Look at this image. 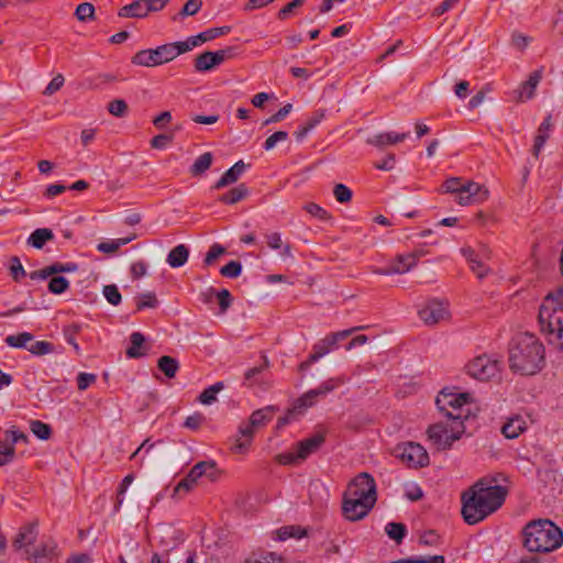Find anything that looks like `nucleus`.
I'll return each instance as SVG.
<instances>
[{
    "mask_svg": "<svg viewBox=\"0 0 563 563\" xmlns=\"http://www.w3.org/2000/svg\"><path fill=\"white\" fill-rule=\"evenodd\" d=\"M471 399L470 394L440 391L435 405L446 420L431 424L427 430L428 438L437 450L450 449L465 432L464 422L473 416Z\"/></svg>",
    "mask_w": 563,
    "mask_h": 563,
    "instance_id": "nucleus-1",
    "label": "nucleus"
},
{
    "mask_svg": "<svg viewBox=\"0 0 563 563\" xmlns=\"http://www.w3.org/2000/svg\"><path fill=\"white\" fill-rule=\"evenodd\" d=\"M507 489L492 485L486 479L475 483L462 494V515L468 525H476L495 512L504 504Z\"/></svg>",
    "mask_w": 563,
    "mask_h": 563,
    "instance_id": "nucleus-2",
    "label": "nucleus"
},
{
    "mask_svg": "<svg viewBox=\"0 0 563 563\" xmlns=\"http://www.w3.org/2000/svg\"><path fill=\"white\" fill-rule=\"evenodd\" d=\"M545 365V349L531 333L518 334L509 349V366L514 373L534 375Z\"/></svg>",
    "mask_w": 563,
    "mask_h": 563,
    "instance_id": "nucleus-3",
    "label": "nucleus"
},
{
    "mask_svg": "<svg viewBox=\"0 0 563 563\" xmlns=\"http://www.w3.org/2000/svg\"><path fill=\"white\" fill-rule=\"evenodd\" d=\"M539 322L549 343L563 351V288L545 296L539 309Z\"/></svg>",
    "mask_w": 563,
    "mask_h": 563,
    "instance_id": "nucleus-4",
    "label": "nucleus"
},
{
    "mask_svg": "<svg viewBox=\"0 0 563 563\" xmlns=\"http://www.w3.org/2000/svg\"><path fill=\"white\" fill-rule=\"evenodd\" d=\"M523 536L525 547L530 552H551L563 543V531L550 520L528 523Z\"/></svg>",
    "mask_w": 563,
    "mask_h": 563,
    "instance_id": "nucleus-5",
    "label": "nucleus"
},
{
    "mask_svg": "<svg viewBox=\"0 0 563 563\" xmlns=\"http://www.w3.org/2000/svg\"><path fill=\"white\" fill-rule=\"evenodd\" d=\"M187 52H189V46L184 41L167 43L156 48L139 51L132 56L131 63L136 66L155 67L169 63Z\"/></svg>",
    "mask_w": 563,
    "mask_h": 563,
    "instance_id": "nucleus-6",
    "label": "nucleus"
},
{
    "mask_svg": "<svg viewBox=\"0 0 563 563\" xmlns=\"http://www.w3.org/2000/svg\"><path fill=\"white\" fill-rule=\"evenodd\" d=\"M344 494L375 505L377 500L375 479L368 473H360L349 483Z\"/></svg>",
    "mask_w": 563,
    "mask_h": 563,
    "instance_id": "nucleus-7",
    "label": "nucleus"
},
{
    "mask_svg": "<svg viewBox=\"0 0 563 563\" xmlns=\"http://www.w3.org/2000/svg\"><path fill=\"white\" fill-rule=\"evenodd\" d=\"M466 372L473 378L486 382L498 376L500 362L487 355H481L467 363Z\"/></svg>",
    "mask_w": 563,
    "mask_h": 563,
    "instance_id": "nucleus-8",
    "label": "nucleus"
},
{
    "mask_svg": "<svg viewBox=\"0 0 563 563\" xmlns=\"http://www.w3.org/2000/svg\"><path fill=\"white\" fill-rule=\"evenodd\" d=\"M396 456L409 467H423L429 464L427 450L419 443L408 442L396 448Z\"/></svg>",
    "mask_w": 563,
    "mask_h": 563,
    "instance_id": "nucleus-9",
    "label": "nucleus"
},
{
    "mask_svg": "<svg viewBox=\"0 0 563 563\" xmlns=\"http://www.w3.org/2000/svg\"><path fill=\"white\" fill-rule=\"evenodd\" d=\"M363 329L362 327H354L347 330L332 332L325 338L319 340L312 346V353L310 354V361H318L331 351L338 347V343L349 338L355 331Z\"/></svg>",
    "mask_w": 563,
    "mask_h": 563,
    "instance_id": "nucleus-10",
    "label": "nucleus"
},
{
    "mask_svg": "<svg viewBox=\"0 0 563 563\" xmlns=\"http://www.w3.org/2000/svg\"><path fill=\"white\" fill-rule=\"evenodd\" d=\"M419 318L427 325H434L450 318L449 305L438 299L428 300L418 311Z\"/></svg>",
    "mask_w": 563,
    "mask_h": 563,
    "instance_id": "nucleus-11",
    "label": "nucleus"
},
{
    "mask_svg": "<svg viewBox=\"0 0 563 563\" xmlns=\"http://www.w3.org/2000/svg\"><path fill=\"white\" fill-rule=\"evenodd\" d=\"M234 54L233 47H227L216 52H205L195 58V69L199 73L210 71Z\"/></svg>",
    "mask_w": 563,
    "mask_h": 563,
    "instance_id": "nucleus-12",
    "label": "nucleus"
},
{
    "mask_svg": "<svg viewBox=\"0 0 563 563\" xmlns=\"http://www.w3.org/2000/svg\"><path fill=\"white\" fill-rule=\"evenodd\" d=\"M59 556L57 543L52 540H44L37 547L29 549L24 558L31 563H53Z\"/></svg>",
    "mask_w": 563,
    "mask_h": 563,
    "instance_id": "nucleus-13",
    "label": "nucleus"
},
{
    "mask_svg": "<svg viewBox=\"0 0 563 563\" xmlns=\"http://www.w3.org/2000/svg\"><path fill=\"white\" fill-rule=\"evenodd\" d=\"M488 189L475 181H465L461 191L456 192V201L461 206L482 203L488 199Z\"/></svg>",
    "mask_w": 563,
    "mask_h": 563,
    "instance_id": "nucleus-14",
    "label": "nucleus"
},
{
    "mask_svg": "<svg viewBox=\"0 0 563 563\" xmlns=\"http://www.w3.org/2000/svg\"><path fill=\"white\" fill-rule=\"evenodd\" d=\"M416 265L417 254H401L391 260L387 266L382 268L373 267L371 271L376 275L388 276L395 274H405L411 271Z\"/></svg>",
    "mask_w": 563,
    "mask_h": 563,
    "instance_id": "nucleus-15",
    "label": "nucleus"
},
{
    "mask_svg": "<svg viewBox=\"0 0 563 563\" xmlns=\"http://www.w3.org/2000/svg\"><path fill=\"white\" fill-rule=\"evenodd\" d=\"M375 505L343 494L342 514L349 521H358L365 518Z\"/></svg>",
    "mask_w": 563,
    "mask_h": 563,
    "instance_id": "nucleus-16",
    "label": "nucleus"
},
{
    "mask_svg": "<svg viewBox=\"0 0 563 563\" xmlns=\"http://www.w3.org/2000/svg\"><path fill=\"white\" fill-rule=\"evenodd\" d=\"M38 536L37 522H29L22 526L13 540V547L21 551L23 556L32 549Z\"/></svg>",
    "mask_w": 563,
    "mask_h": 563,
    "instance_id": "nucleus-17",
    "label": "nucleus"
},
{
    "mask_svg": "<svg viewBox=\"0 0 563 563\" xmlns=\"http://www.w3.org/2000/svg\"><path fill=\"white\" fill-rule=\"evenodd\" d=\"M257 431L249 421L242 422L239 427L238 435L234 440L232 451L236 454H244L249 450L254 434Z\"/></svg>",
    "mask_w": 563,
    "mask_h": 563,
    "instance_id": "nucleus-18",
    "label": "nucleus"
},
{
    "mask_svg": "<svg viewBox=\"0 0 563 563\" xmlns=\"http://www.w3.org/2000/svg\"><path fill=\"white\" fill-rule=\"evenodd\" d=\"M461 252L470 263V267L472 272L476 274L477 278L483 279L484 277L487 276V274L489 273V268L485 264L486 260L479 257V255L476 254V251L472 247H463Z\"/></svg>",
    "mask_w": 563,
    "mask_h": 563,
    "instance_id": "nucleus-19",
    "label": "nucleus"
},
{
    "mask_svg": "<svg viewBox=\"0 0 563 563\" xmlns=\"http://www.w3.org/2000/svg\"><path fill=\"white\" fill-rule=\"evenodd\" d=\"M324 442V435L317 433L297 443V457L306 460L310 454L314 453Z\"/></svg>",
    "mask_w": 563,
    "mask_h": 563,
    "instance_id": "nucleus-20",
    "label": "nucleus"
},
{
    "mask_svg": "<svg viewBox=\"0 0 563 563\" xmlns=\"http://www.w3.org/2000/svg\"><path fill=\"white\" fill-rule=\"evenodd\" d=\"M190 471L192 476H196L198 479L205 476L209 481L214 482L219 477V470L217 467V463L213 460L198 462L191 467Z\"/></svg>",
    "mask_w": 563,
    "mask_h": 563,
    "instance_id": "nucleus-21",
    "label": "nucleus"
},
{
    "mask_svg": "<svg viewBox=\"0 0 563 563\" xmlns=\"http://www.w3.org/2000/svg\"><path fill=\"white\" fill-rule=\"evenodd\" d=\"M230 31L229 26H222V27H213L209 29L207 31H203L199 33L196 36H191L184 41L189 46V51H191L194 47L198 46L200 43H205L208 41H211L218 36L224 35Z\"/></svg>",
    "mask_w": 563,
    "mask_h": 563,
    "instance_id": "nucleus-22",
    "label": "nucleus"
},
{
    "mask_svg": "<svg viewBox=\"0 0 563 563\" xmlns=\"http://www.w3.org/2000/svg\"><path fill=\"white\" fill-rule=\"evenodd\" d=\"M527 429V421L521 416H515L508 419L503 426L501 433L507 439H516Z\"/></svg>",
    "mask_w": 563,
    "mask_h": 563,
    "instance_id": "nucleus-23",
    "label": "nucleus"
},
{
    "mask_svg": "<svg viewBox=\"0 0 563 563\" xmlns=\"http://www.w3.org/2000/svg\"><path fill=\"white\" fill-rule=\"evenodd\" d=\"M245 164L243 161L236 162L232 167H230L216 183L214 188L220 189L227 187L231 184L238 181V179L242 176L245 170Z\"/></svg>",
    "mask_w": 563,
    "mask_h": 563,
    "instance_id": "nucleus-24",
    "label": "nucleus"
},
{
    "mask_svg": "<svg viewBox=\"0 0 563 563\" xmlns=\"http://www.w3.org/2000/svg\"><path fill=\"white\" fill-rule=\"evenodd\" d=\"M407 133L385 132L368 137L366 142L376 147H384L386 145L402 142L407 139Z\"/></svg>",
    "mask_w": 563,
    "mask_h": 563,
    "instance_id": "nucleus-25",
    "label": "nucleus"
},
{
    "mask_svg": "<svg viewBox=\"0 0 563 563\" xmlns=\"http://www.w3.org/2000/svg\"><path fill=\"white\" fill-rule=\"evenodd\" d=\"M540 79L541 74L539 71H533L530 74L528 80L522 82L520 88L517 90V100L523 102L531 99L534 96V91L540 82Z\"/></svg>",
    "mask_w": 563,
    "mask_h": 563,
    "instance_id": "nucleus-26",
    "label": "nucleus"
},
{
    "mask_svg": "<svg viewBox=\"0 0 563 563\" xmlns=\"http://www.w3.org/2000/svg\"><path fill=\"white\" fill-rule=\"evenodd\" d=\"M275 412L276 408L274 406L261 408L251 415L249 422L258 430L264 428L273 419Z\"/></svg>",
    "mask_w": 563,
    "mask_h": 563,
    "instance_id": "nucleus-27",
    "label": "nucleus"
},
{
    "mask_svg": "<svg viewBox=\"0 0 563 563\" xmlns=\"http://www.w3.org/2000/svg\"><path fill=\"white\" fill-rule=\"evenodd\" d=\"M145 4V0H135L130 4L123 5L119 10L118 15L121 18L143 19L147 16Z\"/></svg>",
    "mask_w": 563,
    "mask_h": 563,
    "instance_id": "nucleus-28",
    "label": "nucleus"
},
{
    "mask_svg": "<svg viewBox=\"0 0 563 563\" xmlns=\"http://www.w3.org/2000/svg\"><path fill=\"white\" fill-rule=\"evenodd\" d=\"M189 257V249L185 244H179L170 250L167 255L166 262L173 268L184 266Z\"/></svg>",
    "mask_w": 563,
    "mask_h": 563,
    "instance_id": "nucleus-29",
    "label": "nucleus"
},
{
    "mask_svg": "<svg viewBox=\"0 0 563 563\" xmlns=\"http://www.w3.org/2000/svg\"><path fill=\"white\" fill-rule=\"evenodd\" d=\"M249 195V189L244 184H240L239 186L234 187L233 189L229 190L228 192L221 195L219 197V201L225 203V205H234L244 198H246Z\"/></svg>",
    "mask_w": 563,
    "mask_h": 563,
    "instance_id": "nucleus-30",
    "label": "nucleus"
},
{
    "mask_svg": "<svg viewBox=\"0 0 563 563\" xmlns=\"http://www.w3.org/2000/svg\"><path fill=\"white\" fill-rule=\"evenodd\" d=\"M54 239L53 231L47 228L36 229L31 233L27 239V243L35 249H42L47 241Z\"/></svg>",
    "mask_w": 563,
    "mask_h": 563,
    "instance_id": "nucleus-31",
    "label": "nucleus"
},
{
    "mask_svg": "<svg viewBox=\"0 0 563 563\" xmlns=\"http://www.w3.org/2000/svg\"><path fill=\"white\" fill-rule=\"evenodd\" d=\"M551 125V117L549 115L543 120V122L540 124L538 129V135L534 139V144L532 148L533 155L536 157H538L541 148L543 147L544 143L549 137L548 131L550 130Z\"/></svg>",
    "mask_w": 563,
    "mask_h": 563,
    "instance_id": "nucleus-32",
    "label": "nucleus"
},
{
    "mask_svg": "<svg viewBox=\"0 0 563 563\" xmlns=\"http://www.w3.org/2000/svg\"><path fill=\"white\" fill-rule=\"evenodd\" d=\"M136 239V234H131L126 238L115 239L107 242H101L97 245V250L102 253L107 254H113L115 253L121 246L132 242Z\"/></svg>",
    "mask_w": 563,
    "mask_h": 563,
    "instance_id": "nucleus-33",
    "label": "nucleus"
},
{
    "mask_svg": "<svg viewBox=\"0 0 563 563\" xmlns=\"http://www.w3.org/2000/svg\"><path fill=\"white\" fill-rule=\"evenodd\" d=\"M213 161V156L210 152L201 154L190 167V174L192 176H200L206 173Z\"/></svg>",
    "mask_w": 563,
    "mask_h": 563,
    "instance_id": "nucleus-34",
    "label": "nucleus"
},
{
    "mask_svg": "<svg viewBox=\"0 0 563 563\" xmlns=\"http://www.w3.org/2000/svg\"><path fill=\"white\" fill-rule=\"evenodd\" d=\"M157 366L159 371H162L166 375V377L174 378L176 373L178 372L179 363L177 362L176 358L168 355H164L158 358Z\"/></svg>",
    "mask_w": 563,
    "mask_h": 563,
    "instance_id": "nucleus-35",
    "label": "nucleus"
},
{
    "mask_svg": "<svg viewBox=\"0 0 563 563\" xmlns=\"http://www.w3.org/2000/svg\"><path fill=\"white\" fill-rule=\"evenodd\" d=\"M130 341H131V345L126 350L128 357L137 358V357L143 356L145 353L143 351H141V349L145 341L144 335L140 332H133L130 336Z\"/></svg>",
    "mask_w": 563,
    "mask_h": 563,
    "instance_id": "nucleus-36",
    "label": "nucleus"
},
{
    "mask_svg": "<svg viewBox=\"0 0 563 563\" xmlns=\"http://www.w3.org/2000/svg\"><path fill=\"white\" fill-rule=\"evenodd\" d=\"M385 531L391 540L400 544L406 536L407 528L404 523L388 522L385 527Z\"/></svg>",
    "mask_w": 563,
    "mask_h": 563,
    "instance_id": "nucleus-37",
    "label": "nucleus"
},
{
    "mask_svg": "<svg viewBox=\"0 0 563 563\" xmlns=\"http://www.w3.org/2000/svg\"><path fill=\"white\" fill-rule=\"evenodd\" d=\"M4 341L11 347L27 349V343L33 341V335L30 332H22L19 334L8 335Z\"/></svg>",
    "mask_w": 563,
    "mask_h": 563,
    "instance_id": "nucleus-38",
    "label": "nucleus"
},
{
    "mask_svg": "<svg viewBox=\"0 0 563 563\" xmlns=\"http://www.w3.org/2000/svg\"><path fill=\"white\" fill-rule=\"evenodd\" d=\"M224 387L222 382H218L210 387L206 388L200 395H199V401L203 405H211L217 400V394L222 390Z\"/></svg>",
    "mask_w": 563,
    "mask_h": 563,
    "instance_id": "nucleus-39",
    "label": "nucleus"
},
{
    "mask_svg": "<svg viewBox=\"0 0 563 563\" xmlns=\"http://www.w3.org/2000/svg\"><path fill=\"white\" fill-rule=\"evenodd\" d=\"M32 433L40 440H48L52 435V428L40 420H32L30 423Z\"/></svg>",
    "mask_w": 563,
    "mask_h": 563,
    "instance_id": "nucleus-40",
    "label": "nucleus"
},
{
    "mask_svg": "<svg viewBox=\"0 0 563 563\" xmlns=\"http://www.w3.org/2000/svg\"><path fill=\"white\" fill-rule=\"evenodd\" d=\"M79 331H80V325L76 324V323L69 324L63 329V334H64L66 342L69 343L74 347V350L76 351L77 354L80 353V347H79L78 343L76 342V335L79 333Z\"/></svg>",
    "mask_w": 563,
    "mask_h": 563,
    "instance_id": "nucleus-41",
    "label": "nucleus"
},
{
    "mask_svg": "<svg viewBox=\"0 0 563 563\" xmlns=\"http://www.w3.org/2000/svg\"><path fill=\"white\" fill-rule=\"evenodd\" d=\"M198 481L199 479L196 478V476H192L191 471H189L188 474L176 485L174 493H189L195 488Z\"/></svg>",
    "mask_w": 563,
    "mask_h": 563,
    "instance_id": "nucleus-42",
    "label": "nucleus"
},
{
    "mask_svg": "<svg viewBox=\"0 0 563 563\" xmlns=\"http://www.w3.org/2000/svg\"><path fill=\"white\" fill-rule=\"evenodd\" d=\"M158 301L154 292H145L141 294L136 297V307L137 310H142L144 308H155Z\"/></svg>",
    "mask_w": 563,
    "mask_h": 563,
    "instance_id": "nucleus-43",
    "label": "nucleus"
},
{
    "mask_svg": "<svg viewBox=\"0 0 563 563\" xmlns=\"http://www.w3.org/2000/svg\"><path fill=\"white\" fill-rule=\"evenodd\" d=\"M69 287V282L62 276L53 277L48 283V290L52 294L60 295L65 292Z\"/></svg>",
    "mask_w": 563,
    "mask_h": 563,
    "instance_id": "nucleus-44",
    "label": "nucleus"
},
{
    "mask_svg": "<svg viewBox=\"0 0 563 563\" xmlns=\"http://www.w3.org/2000/svg\"><path fill=\"white\" fill-rule=\"evenodd\" d=\"M242 273V265L238 261H231L220 269V274L228 278H236Z\"/></svg>",
    "mask_w": 563,
    "mask_h": 563,
    "instance_id": "nucleus-45",
    "label": "nucleus"
},
{
    "mask_svg": "<svg viewBox=\"0 0 563 563\" xmlns=\"http://www.w3.org/2000/svg\"><path fill=\"white\" fill-rule=\"evenodd\" d=\"M317 400H318V397H314L313 393L310 389L297 399L294 407L299 412H301L302 410L313 406Z\"/></svg>",
    "mask_w": 563,
    "mask_h": 563,
    "instance_id": "nucleus-46",
    "label": "nucleus"
},
{
    "mask_svg": "<svg viewBox=\"0 0 563 563\" xmlns=\"http://www.w3.org/2000/svg\"><path fill=\"white\" fill-rule=\"evenodd\" d=\"M108 111L118 118H122L128 112V104L123 99H115L109 102Z\"/></svg>",
    "mask_w": 563,
    "mask_h": 563,
    "instance_id": "nucleus-47",
    "label": "nucleus"
},
{
    "mask_svg": "<svg viewBox=\"0 0 563 563\" xmlns=\"http://www.w3.org/2000/svg\"><path fill=\"white\" fill-rule=\"evenodd\" d=\"M102 292L109 303L118 306L121 302L122 297L115 285H106Z\"/></svg>",
    "mask_w": 563,
    "mask_h": 563,
    "instance_id": "nucleus-48",
    "label": "nucleus"
},
{
    "mask_svg": "<svg viewBox=\"0 0 563 563\" xmlns=\"http://www.w3.org/2000/svg\"><path fill=\"white\" fill-rule=\"evenodd\" d=\"M27 350L34 355H45L54 351L52 343L47 341H36L32 343Z\"/></svg>",
    "mask_w": 563,
    "mask_h": 563,
    "instance_id": "nucleus-49",
    "label": "nucleus"
},
{
    "mask_svg": "<svg viewBox=\"0 0 563 563\" xmlns=\"http://www.w3.org/2000/svg\"><path fill=\"white\" fill-rule=\"evenodd\" d=\"M95 14V7L89 2L80 3L75 11V15L79 21L92 19Z\"/></svg>",
    "mask_w": 563,
    "mask_h": 563,
    "instance_id": "nucleus-50",
    "label": "nucleus"
},
{
    "mask_svg": "<svg viewBox=\"0 0 563 563\" xmlns=\"http://www.w3.org/2000/svg\"><path fill=\"white\" fill-rule=\"evenodd\" d=\"M224 253L225 249L222 245L214 243L210 246L203 262L207 266L212 265Z\"/></svg>",
    "mask_w": 563,
    "mask_h": 563,
    "instance_id": "nucleus-51",
    "label": "nucleus"
},
{
    "mask_svg": "<svg viewBox=\"0 0 563 563\" xmlns=\"http://www.w3.org/2000/svg\"><path fill=\"white\" fill-rule=\"evenodd\" d=\"M335 199L341 202H349L352 199V190L343 184H338L333 188Z\"/></svg>",
    "mask_w": 563,
    "mask_h": 563,
    "instance_id": "nucleus-52",
    "label": "nucleus"
},
{
    "mask_svg": "<svg viewBox=\"0 0 563 563\" xmlns=\"http://www.w3.org/2000/svg\"><path fill=\"white\" fill-rule=\"evenodd\" d=\"M303 209L310 216L318 218L320 220H328L330 218L328 211L314 202H309V203L305 205Z\"/></svg>",
    "mask_w": 563,
    "mask_h": 563,
    "instance_id": "nucleus-53",
    "label": "nucleus"
},
{
    "mask_svg": "<svg viewBox=\"0 0 563 563\" xmlns=\"http://www.w3.org/2000/svg\"><path fill=\"white\" fill-rule=\"evenodd\" d=\"M4 434H5V440L9 441L13 446L18 442H24V443L29 442L27 435L24 432L15 429L14 427L7 430L4 432Z\"/></svg>",
    "mask_w": 563,
    "mask_h": 563,
    "instance_id": "nucleus-54",
    "label": "nucleus"
},
{
    "mask_svg": "<svg viewBox=\"0 0 563 563\" xmlns=\"http://www.w3.org/2000/svg\"><path fill=\"white\" fill-rule=\"evenodd\" d=\"M9 269H10V274H11L12 278L15 282L21 280L25 276V271H24L19 257H16V256L11 258Z\"/></svg>",
    "mask_w": 563,
    "mask_h": 563,
    "instance_id": "nucleus-55",
    "label": "nucleus"
},
{
    "mask_svg": "<svg viewBox=\"0 0 563 563\" xmlns=\"http://www.w3.org/2000/svg\"><path fill=\"white\" fill-rule=\"evenodd\" d=\"M288 139V133L286 131H277L268 136L264 143V148L266 151L273 150L278 142L286 141Z\"/></svg>",
    "mask_w": 563,
    "mask_h": 563,
    "instance_id": "nucleus-56",
    "label": "nucleus"
},
{
    "mask_svg": "<svg viewBox=\"0 0 563 563\" xmlns=\"http://www.w3.org/2000/svg\"><path fill=\"white\" fill-rule=\"evenodd\" d=\"M77 269V265L73 263L62 264V263H54L49 266H47V274L49 276L58 274V273H70L75 272Z\"/></svg>",
    "mask_w": 563,
    "mask_h": 563,
    "instance_id": "nucleus-57",
    "label": "nucleus"
},
{
    "mask_svg": "<svg viewBox=\"0 0 563 563\" xmlns=\"http://www.w3.org/2000/svg\"><path fill=\"white\" fill-rule=\"evenodd\" d=\"M202 7V0H188L183 7L179 15H195Z\"/></svg>",
    "mask_w": 563,
    "mask_h": 563,
    "instance_id": "nucleus-58",
    "label": "nucleus"
},
{
    "mask_svg": "<svg viewBox=\"0 0 563 563\" xmlns=\"http://www.w3.org/2000/svg\"><path fill=\"white\" fill-rule=\"evenodd\" d=\"M277 536H278V539L284 541V540H287L289 538H300L302 536V532L300 531L299 528H296L294 526H289V527H283L280 529L277 530Z\"/></svg>",
    "mask_w": 563,
    "mask_h": 563,
    "instance_id": "nucleus-59",
    "label": "nucleus"
},
{
    "mask_svg": "<svg viewBox=\"0 0 563 563\" xmlns=\"http://www.w3.org/2000/svg\"><path fill=\"white\" fill-rule=\"evenodd\" d=\"M173 142V135L158 134L151 140V146L157 150L166 148Z\"/></svg>",
    "mask_w": 563,
    "mask_h": 563,
    "instance_id": "nucleus-60",
    "label": "nucleus"
},
{
    "mask_svg": "<svg viewBox=\"0 0 563 563\" xmlns=\"http://www.w3.org/2000/svg\"><path fill=\"white\" fill-rule=\"evenodd\" d=\"M64 82H65L64 76L60 74L56 75L49 81V84L46 86V88L44 90V95H46V96L54 95L56 91H58L63 87Z\"/></svg>",
    "mask_w": 563,
    "mask_h": 563,
    "instance_id": "nucleus-61",
    "label": "nucleus"
},
{
    "mask_svg": "<svg viewBox=\"0 0 563 563\" xmlns=\"http://www.w3.org/2000/svg\"><path fill=\"white\" fill-rule=\"evenodd\" d=\"M292 109L291 103H287L282 107L275 114L265 120L264 124H271L282 121Z\"/></svg>",
    "mask_w": 563,
    "mask_h": 563,
    "instance_id": "nucleus-62",
    "label": "nucleus"
},
{
    "mask_svg": "<svg viewBox=\"0 0 563 563\" xmlns=\"http://www.w3.org/2000/svg\"><path fill=\"white\" fill-rule=\"evenodd\" d=\"M344 383H345V378L343 376H340V377L329 378V379L322 382L320 384V386L323 388L325 394H329L332 390H334L335 388H338L339 386L343 385Z\"/></svg>",
    "mask_w": 563,
    "mask_h": 563,
    "instance_id": "nucleus-63",
    "label": "nucleus"
},
{
    "mask_svg": "<svg viewBox=\"0 0 563 563\" xmlns=\"http://www.w3.org/2000/svg\"><path fill=\"white\" fill-rule=\"evenodd\" d=\"M173 117L169 111H163L158 115H156L152 122L155 128L163 130L166 128L168 123H170Z\"/></svg>",
    "mask_w": 563,
    "mask_h": 563,
    "instance_id": "nucleus-64",
    "label": "nucleus"
}]
</instances>
